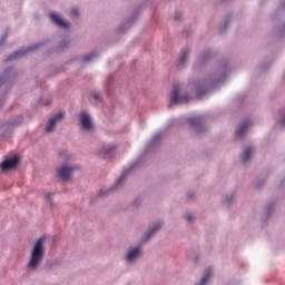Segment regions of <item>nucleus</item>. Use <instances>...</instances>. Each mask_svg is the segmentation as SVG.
<instances>
[{
    "mask_svg": "<svg viewBox=\"0 0 285 285\" xmlns=\"http://www.w3.org/2000/svg\"><path fill=\"white\" fill-rule=\"evenodd\" d=\"M43 259V238H39L31 250V258L29 261V268H37Z\"/></svg>",
    "mask_w": 285,
    "mask_h": 285,
    "instance_id": "1",
    "label": "nucleus"
},
{
    "mask_svg": "<svg viewBox=\"0 0 285 285\" xmlns=\"http://www.w3.org/2000/svg\"><path fill=\"white\" fill-rule=\"evenodd\" d=\"M188 101H190V97L188 95L179 97V85H175L171 91L170 104H188Z\"/></svg>",
    "mask_w": 285,
    "mask_h": 285,
    "instance_id": "2",
    "label": "nucleus"
},
{
    "mask_svg": "<svg viewBox=\"0 0 285 285\" xmlns=\"http://www.w3.org/2000/svg\"><path fill=\"white\" fill-rule=\"evenodd\" d=\"M79 167H69V166H62L61 168L58 169V176L62 181H70L72 174L75 170H77Z\"/></svg>",
    "mask_w": 285,
    "mask_h": 285,
    "instance_id": "3",
    "label": "nucleus"
},
{
    "mask_svg": "<svg viewBox=\"0 0 285 285\" xmlns=\"http://www.w3.org/2000/svg\"><path fill=\"white\" fill-rule=\"evenodd\" d=\"M37 48H39V45L31 46L27 49H20L13 52L11 56H9L7 61H13V59H21V57H26V55L32 52V50H37Z\"/></svg>",
    "mask_w": 285,
    "mask_h": 285,
    "instance_id": "4",
    "label": "nucleus"
},
{
    "mask_svg": "<svg viewBox=\"0 0 285 285\" xmlns=\"http://www.w3.org/2000/svg\"><path fill=\"white\" fill-rule=\"evenodd\" d=\"M80 124L83 130H92V120L90 119V115H88V112L82 111L80 114Z\"/></svg>",
    "mask_w": 285,
    "mask_h": 285,
    "instance_id": "5",
    "label": "nucleus"
},
{
    "mask_svg": "<svg viewBox=\"0 0 285 285\" xmlns=\"http://www.w3.org/2000/svg\"><path fill=\"white\" fill-rule=\"evenodd\" d=\"M50 19L56 26H59V28H70V22H67L66 20L61 19V16L51 12L50 13Z\"/></svg>",
    "mask_w": 285,
    "mask_h": 285,
    "instance_id": "6",
    "label": "nucleus"
},
{
    "mask_svg": "<svg viewBox=\"0 0 285 285\" xmlns=\"http://www.w3.org/2000/svg\"><path fill=\"white\" fill-rule=\"evenodd\" d=\"M62 117L63 112H59L55 117L50 118L46 127V132H52V130H55V127L57 126V121H61Z\"/></svg>",
    "mask_w": 285,
    "mask_h": 285,
    "instance_id": "7",
    "label": "nucleus"
},
{
    "mask_svg": "<svg viewBox=\"0 0 285 285\" xmlns=\"http://www.w3.org/2000/svg\"><path fill=\"white\" fill-rule=\"evenodd\" d=\"M18 164H19V158L18 157H12L10 159H7V160L2 161L1 169L2 170H10L12 168H17Z\"/></svg>",
    "mask_w": 285,
    "mask_h": 285,
    "instance_id": "8",
    "label": "nucleus"
},
{
    "mask_svg": "<svg viewBox=\"0 0 285 285\" xmlns=\"http://www.w3.org/2000/svg\"><path fill=\"white\" fill-rule=\"evenodd\" d=\"M161 228V223H156L153 228L148 230V233L145 234L142 242H148L155 235L159 229Z\"/></svg>",
    "mask_w": 285,
    "mask_h": 285,
    "instance_id": "9",
    "label": "nucleus"
},
{
    "mask_svg": "<svg viewBox=\"0 0 285 285\" xmlns=\"http://www.w3.org/2000/svg\"><path fill=\"white\" fill-rule=\"evenodd\" d=\"M250 120L244 121L236 130V137H244L246 135V130H248V126H250Z\"/></svg>",
    "mask_w": 285,
    "mask_h": 285,
    "instance_id": "10",
    "label": "nucleus"
},
{
    "mask_svg": "<svg viewBox=\"0 0 285 285\" xmlns=\"http://www.w3.org/2000/svg\"><path fill=\"white\" fill-rule=\"evenodd\" d=\"M115 145H107L104 147L101 155L102 157H110V155H112V153H115Z\"/></svg>",
    "mask_w": 285,
    "mask_h": 285,
    "instance_id": "11",
    "label": "nucleus"
},
{
    "mask_svg": "<svg viewBox=\"0 0 285 285\" xmlns=\"http://www.w3.org/2000/svg\"><path fill=\"white\" fill-rule=\"evenodd\" d=\"M253 155V147H247L245 148L243 156H242V161L246 164V161L250 160V156Z\"/></svg>",
    "mask_w": 285,
    "mask_h": 285,
    "instance_id": "12",
    "label": "nucleus"
},
{
    "mask_svg": "<svg viewBox=\"0 0 285 285\" xmlns=\"http://www.w3.org/2000/svg\"><path fill=\"white\" fill-rule=\"evenodd\" d=\"M138 256H139V247H136L127 254L126 259L127 262H132V259H137Z\"/></svg>",
    "mask_w": 285,
    "mask_h": 285,
    "instance_id": "13",
    "label": "nucleus"
},
{
    "mask_svg": "<svg viewBox=\"0 0 285 285\" xmlns=\"http://www.w3.org/2000/svg\"><path fill=\"white\" fill-rule=\"evenodd\" d=\"M189 50L188 49H183L181 50V55L179 58V66H184V63H186V60L188 59V55H189Z\"/></svg>",
    "mask_w": 285,
    "mask_h": 285,
    "instance_id": "14",
    "label": "nucleus"
},
{
    "mask_svg": "<svg viewBox=\"0 0 285 285\" xmlns=\"http://www.w3.org/2000/svg\"><path fill=\"white\" fill-rule=\"evenodd\" d=\"M188 122L190 126H199V124H202V117L190 118Z\"/></svg>",
    "mask_w": 285,
    "mask_h": 285,
    "instance_id": "15",
    "label": "nucleus"
},
{
    "mask_svg": "<svg viewBox=\"0 0 285 285\" xmlns=\"http://www.w3.org/2000/svg\"><path fill=\"white\" fill-rule=\"evenodd\" d=\"M45 197H46L49 206H52V194L51 193H46Z\"/></svg>",
    "mask_w": 285,
    "mask_h": 285,
    "instance_id": "16",
    "label": "nucleus"
},
{
    "mask_svg": "<svg viewBox=\"0 0 285 285\" xmlns=\"http://www.w3.org/2000/svg\"><path fill=\"white\" fill-rule=\"evenodd\" d=\"M127 175H128V171L122 173L120 178L117 180V186H119V184H121V181H124L126 179Z\"/></svg>",
    "mask_w": 285,
    "mask_h": 285,
    "instance_id": "17",
    "label": "nucleus"
},
{
    "mask_svg": "<svg viewBox=\"0 0 285 285\" xmlns=\"http://www.w3.org/2000/svg\"><path fill=\"white\" fill-rule=\"evenodd\" d=\"M185 219H186V222H193V219H195V217L193 216V214H187L185 216Z\"/></svg>",
    "mask_w": 285,
    "mask_h": 285,
    "instance_id": "18",
    "label": "nucleus"
},
{
    "mask_svg": "<svg viewBox=\"0 0 285 285\" xmlns=\"http://www.w3.org/2000/svg\"><path fill=\"white\" fill-rule=\"evenodd\" d=\"M72 17H79V9H71Z\"/></svg>",
    "mask_w": 285,
    "mask_h": 285,
    "instance_id": "19",
    "label": "nucleus"
},
{
    "mask_svg": "<svg viewBox=\"0 0 285 285\" xmlns=\"http://www.w3.org/2000/svg\"><path fill=\"white\" fill-rule=\"evenodd\" d=\"M83 61H92V55L87 56V57L83 59Z\"/></svg>",
    "mask_w": 285,
    "mask_h": 285,
    "instance_id": "20",
    "label": "nucleus"
},
{
    "mask_svg": "<svg viewBox=\"0 0 285 285\" xmlns=\"http://www.w3.org/2000/svg\"><path fill=\"white\" fill-rule=\"evenodd\" d=\"M91 97H92L94 99H99V94H92Z\"/></svg>",
    "mask_w": 285,
    "mask_h": 285,
    "instance_id": "21",
    "label": "nucleus"
},
{
    "mask_svg": "<svg viewBox=\"0 0 285 285\" xmlns=\"http://www.w3.org/2000/svg\"><path fill=\"white\" fill-rule=\"evenodd\" d=\"M3 81H4L3 77H0V86L1 83H3Z\"/></svg>",
    "mask_w": 285,
    "mask_h": 285,
    "instance_id": "22",
    "label": "nucleus"
}]
</instances>
